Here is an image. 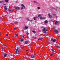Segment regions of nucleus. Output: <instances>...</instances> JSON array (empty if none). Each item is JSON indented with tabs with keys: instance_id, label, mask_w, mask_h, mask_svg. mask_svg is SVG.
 <instances>
[{
	"instance_id": "obj_13",
	"label": "nucleus",
	"mask_w": 60,
	"mask_h": 60,
	"mask_svg": "<svg viewBox=\"0 0 60 60\" xmlns=\"http://www.w3.org/2000/svg\"><path fill=\"white\" fill-rule=\"evenodd\" d=\"M46 30V28H44L42 30V31H45Z\"/></svg>"
},
{
	"instance_id": "obj_56",
	"label": "nucleus",
	"mask_w": 60,
	"mask_h": 60,
	"mask_svg": "<svg viewBox=\"0 0 60 60\" xmlns=\"http://www.w3.org/2000/svg\"><path fill=\"white\" fill-rule=\"evenodd\" d=\"M42 28H43V27H44V26H42Z\"/></svg>"
},
{
	"instance_id": "obj_58",
	"label": "nucleus",
	"mask_w": 60,
	"mask_h": 60,
	"mask_svg": "<svg viewBox=\"0 0 60 60\" xmlns=\"http://www.w3.org/2000/svg\"><path fill=\"white\" fill-rule=\"evenodd\" d=\"M13 59L14 60H15V59L14 58H13Z\"/></svg>"
},
{
	"instance_id": "obj_51",
	"label": "nucleus",
	"mask_w": 60,
	"mask_h": 60,
	"mask_svg": "<svg viewBox=\"0 0 60 60\" xmlns=\"http://www.w3.org/2000/svg\"><path fill=\"white\" fill-rule=\"evenodd\" d=\"M12 54H11H11H10V55H11H11H12Z\"/></svg>"
},
{
	"instance_id": "obj_16",
	"label": "nucleus",
	"mask_w": 60,
	"mask_h": 60,
	"mask_svg": "<svg viewBox=\"0 0 60 60\" xmlns=\"http://www.w3.org/2000/svg\"><path fill=\"white\" fill-rule=\"evenodd\" d=\"M55 23L56 25V24L58 23V22L57 21H56L55 22Z\"/></svg>"
},
{
	"instance_id": "obj_52",
	"label": "nucleus",
	"mask_w": 60,
	"mask_h": 60,
	"mask_svg": "<svg viewBox=\"0 0 60 60\" xmlns=\"http://www.w3.org/2000/svg\"><path fill=\"white\" fill-rule=\"evenodd\" d=\"M22 37L23 38H24V36H22Z\"/></svg>"
},
{
	"instance_id": "obj_39",
	"label": "nucleus",
	"mask_w": 60,
	"mask_h": 60,
	"mask_svg": "<svg viewBox=\"0 0 60 60\" xmlns=\"http://www.w3.org/2000/svg\"><path fill=\"white\" fill-rule=\"evenodd\" d=\"M4 45L5 47H7L6 45Z\"/></svg>"
},
{
	"instance_id": "obj_21",
	"label": "nucleus",
	"mask_w": 60,
	"mask_h": 60,
	"mask_svg": "<svg viewBox=\"0 0 60 60\" xmlns=\"http://www.w3.org/2000/svg\"><path fill=\"white\" fill-rule=\"evenodd\" d=\"M51 50H52V52H53V51H54V49H51Z\"/></svg>"
},
{
	"instance_id": "obj_12",
	"label": "nucleus",
	"mask_w": 60,
	"mask_h": 60,
	"mask_svg": "<svg viewBox=\"0 0 60 60\" xmlns=\"http://www.w3.org/2000/svg\"><path fill=\"white\" fill-rule=\"evenodd\" d=\"M42 39H43V38H39L38 39V41H40L41 40H42Z\"/></svg>"
},
{
	"instance_id": "obj_45",
	"label": "nucleus",
	"mask_w": 60,
	"mask_h": 60,
	"mask_svg": "<svg viewBox=\"0 0 60 60\" xmlns=\"http://www.w3.org/2000/svg\"><path fill=\"white\" fill-rule=\"evenodd\" d=\"M8 34H6V36H8Z\"/></svg>"
},
{
	"instance_id": "obj_4",
	"label": "nucleus",
	"mask_w": 60,
	"mask_h": 60,
	"mask_svg": "<svg viewBox=\"0 0 60 60\" xmlns=\"http://www.w3.org/2000/svg\"><path fill=\"white\" fill-rule=\"evenodd\" d=\"M8 56H7V54L6 53H5V54L4 55V57H8L9 56V55H8Z\"/></svg>"
},
{
	"instance_id": "obj_48",
	"label": "nucleus",
	"mask_w": 60,
	"mask_h": 60,
	"mask_svg": "<svg viewBox=\"0 0 60 60\" xmlns=\"http://www.w3.org/2000/svg\"><path fill=\"white\" fill-rule=\"evenodd\" d=\"M9 11H11V9H9Z\"/></svg>"
},
{
	"instance_id": "obj_32",
	"label": "nucleus",
	"mask_w": 60,
	"mask_h": 60,
	"mask_svg": "<svg viewBox=\"0 0 60 60\" xmlns=\"http://www.w3.org/2000/svg\"><path fill=\"white\" fill-rule=\"evenodd\" d=\"M51 8L53 10H54V9H55V8H53V7H52Z\"/></svg>"
},
{
	"instance_id": "obj_34",
	"label": "nucleus",
	"mask_w": 60,
	"mask_h": 60,
	"mask_svg": "<svg viewBox=\"0 0 60 60\" xmlns=\"http://www.w3.org/2000/svg\"><path fill=\"white\" fill-rule=\"evenodd\" d=\"M44 33L45 34H46V31H44Z\"/></svg>"
},
{
	"instance_id": "obj_62",
	"label": "nucleus",
	"mask_w": 60,
	"mask_h": 60,
	"mask_svg": "<svg viewBox=\"0 0 60 60\" xmlns=\"http://www.w3.org/2000/svg\"><path fill=\"white\" fill-rule=\"evenodd\" d=\"M28 53L27 54V55H28Z\"/></svg>"
},
{
	"instance_id": "obj_15",
	"label": "nucleus",
	"mask_w": 60,
	"mask_h": 60,
	"mask_svg": "<svg viewBox=\"0 0 60 60\" xmlns=\"http://www.w3.org/2000/svg\"><path fill=\"white\" fill-rule=\"evenodd\" d=\"M57 48L58 49H59L60 48V46L59 45H57Z\"/></svg>"
},
{
	"instance_id": "obj_1",
	"label": "nucleus",
	"mask_w": 60,
	"mask_h": 60,
	"mask_svg": "<svg viewBox=\"0 0 60 60\" xmlns=\"http://www.w3.org/2000/svg\"><path fill=\"white\" fill-rule=\"evenodd\" d=\"M15 10H19V7H14Z\"/></svg>"
},
{
	"instance_id": "obj_27",
	"label": "nucleus",
	"mask_w": 60,
	"mask_h": 60,
	"mask_svg": "<svg viewBox=\"0 0 60 60\" xmlns=\"http://www.w3.org/2000/svg\"><path fill=\"white\" fill-rule=\"evenodd\" d=\"M53 15L54 16V17H55V16H56V14H54Z\"/></svg>"
},
{
	"instance_id": "obj_64",
	"label": "nucleus",
	"mask_w": 60,
	"mask_h": 60,
	"mask_svg": "<svg viewBox=\"0 0 60 60\" xmlns=\"http://www.w3.org/2000/svg\"><path fill=\"white\" fill-rule=\"evenodd\" d=\"M17 22H16V23H17Z\"/></svg>"
},
{
	"instance_id": "obj_20",
	"label": "nucleus",
	"mask_w": 60,
	"mask_h": 60,
	"mask_svg": "<svg viewBox=\"0 0 60 60\" xmlns=\"http://www.w3.org/2000/svg\"><path fill=\"white\" fill-rule=\"evenodd\" d=\"M37 9H41V8H40V7H38Z\"/></svg>"
},
{
	"instance_id": "obj_23",
	"label": "nucleus",
	"mask_w": 60,
	"mask_h": 60,
	"mask_svg": "<svg viewBox=\"0 0 60 60\" xmlns=\"http://www.w3.org/2000/svg\"><path fill=\"white\" fill-rule=\"evenodd\" d=\"M4 9H5V11H7V8H4Z\"/></svg>"
},
{
	"instance_id": "obj_40",
	"label": "nucleus",
	"mask_w": 60,
	"mask_h": 60,
	"mask_svg": "<svg viewBox=\"0 0 60 60\" xmlns=\"http://www.w3.org/2000/svg\"><path fill=\"white\" fill-rule=\"evenodd\" d=\"M58 18V16H56V19H57V18Z\"/></svg>"
},
{
	"instance_id": "obj_22",
	"label": "nucleus",
	"mask_w": 60,
	"mask_h": 60,
	"mask_svg": "<svg viewBox=\"0 0 60 60\" xmlns=\"http://www.w3.org/2000/svg\"><path fill=\"white\" fill-rule=\"evenodd\" d=\"M25 28L26 29H27L28 28V27H27V26H25Z\"/></svg>"
},
{
	"instance_id": "obj_59",
	"label": "nucleus",
	"mask_w": 60,
	"mask_h": 60,
	"mask_svg": "<svg viewBox=\"0 0 60 60\" xmlns=\"http://www.w3.org/2000/svg\"><path fill=\"white\" fill-rule=\"evenodd\" d=\"M11 56H13V55H12H12H11Z\"/></svg>"
},
{
	"instance_id": "obj_55",
	"label": "nucleus",
	"mask_w": 60,
	"mask_h": 60,
	"mask_svg": "<svg viewBox=\"0 0 60 60\" xmlns=\"http://www.w3.org/2000/svg\"><path fill=\"white\" fill-rule=\"evenodd\" d=\"M2 51H4V49Z\"/></svg>"
},
{
	"instance_id": "obj_36",
	"label": "nucleus",
	"mask_w": 60,
	"mask_h": 60,
	"mask_svg": "<svg viewBox=\"0 0 60 60\" xmlns=\"http://www.w3.org/2000/svg\"><path fill=\"white\" fill-rule=\"evenodd\" d=\"M36 19L34 17V20H35V19Z\"/></svg>"
},
{
	"instance_id": "obj_9",
	"label": "nucleus",
	"mask_w": 60,
	"mask_h": 60,
	"mask_svg": "<svg viewBox=\"0 0 60 60\" xmlns=\"http://www.w3.org/2000/svg\"><path fill=\"white\" fill-rule=\"evenodd\" d=\"M21 6L22 7H24V9L25 8V6L23 4H22L21 5Z\"/></svg>"
},
{
	"instance_id": "obj_29",
	"label": "nucleus",
	"mask_w": 60,
	"mask_h": 60,
	"mask_svg": "<svg viewBox=\"0 0 60 60\" xmlns=\"http://www.w3.org/2000/svg\"><path fill=\"white\" fill-rule=\"evenodd\" d=\"M32 32H33V33H35L36 32H35V31H33Z\"/></svg>"
},
{
	"instance_id": "obj_10",
	"label": "nucleus",
	"mask_w": 60,
	"mask_h": 60,
	"mask_svg": "<svg viewBox=\"0 0 60 60\" xmlns=\"http://www.w3.org/2000/svg\"><path fill=\"white\" fill-rule=\"evenodd\" d=\"M28 43V41H26L25 42V44H27Z\"/></svg>"
},
{
	"instance_id": "obj_35",
	"label": "nucleus",
	"mask_w": 60,
	"mask_h": 60,
	"mask_svg": "<svg viewBox=\"0 0 60 60\" xmlns=\"http://www.w3.org/2000/svg\"><path fill=\"white\" fill-rule=\"evenodd\" d=\"M24 9V8H23V7H22L21 8V10L22 11V9Z\"/></svg>"
},
{
	"instance_id": "obj_14",
	"label": "nucleus",
	"mask_w": 60,
	"mask_h": 60,
	"mask_svg": "<svg viewBox=\"0 0 60 60\" xmlns=\"http://www.w3.org/2000/svg\"><path fill=\"white\" fill-rule=\"evenodd\" d=\"M8 1H9V0H5V2H6V3H8Z\"/></svg>"
},
{
	"instance_id": "obj_8",
	"label": "nucleus",
	"mask_w": 60,
	"mask_h": 60,
	"mask_svg": "<svg viewBox=\"0 0 60 60\" xmlns=\"http://www.w3.org/2000/svg\"><path fill=\"white\" fill-rule=\"evenodd\" d=\"M31 58H35V56L33 55H32L31 56Z\"/></svg>"
},
{
	"instance_id": "obj_49",
	"label": "nucleus",
	"mask_w": 60,
	"mask_h": 60,
	"mask_svg": "<svg viewBox=\"0 0 60 60\" xmlns=\"http://www.w3.org/2000/svg\"><path fill=\"white\" fill-rule=\"evenodd\" d=\"M14 29L15 30H16V28H14Z\"/></svg>"
},
{
	"instance_id": "obj_60",
	"label": "nucleus",
	"mask_w": 60,
	"mask_h": 60,
	"mask_svg": "<svg viewBox=\"0 0 60 60\" xmlns=\"http://www.w3.org/2000/svg\"><path fill=\"white\" fill-rule=\"evenodd\" d=\"M28 51V50H26V51Z\"/></svg>"
},
{
	"instance_id": "obj_19",
	"label": "nucleus",
	"mask_w": 60,
	"mask_h": 60,
	"mask_svg": "<svg viewBox=\"0 0 60 60\" xmlns=\"http://www.w3.org/2000/svg\"><path fill=\"white\" fill-rule=\"evenodd\" d=\"M53 38H51V41H53Z\"/></svg>"
},
{
	"instance_id": "obj_38",
	"label": "nucleus",
	"mask_w": 60,
	"mask_h": 60,
	"mask_svg": "<svg viewBox=\"0 0 60 60\" xmlns=\"http://www.w3.org/2000/svg\"><path fill=\"white\" fill-rule=\"evenodd\" d=\"M53 54H52L51 55V56H53Z\"/></svg>"
},
{
	"instance_id": "obj_63",
	"label": "nucleus",
	"mask_w": 60,
	"mask_h": 60,
	"mask_svg": "<svg viewBox=\"0 0 60 60\" xmlns=\"http://www.w3.org/2000/svg\"><path fill=\"white\" fill-rule=\"evenodd\" d=\"M59 37H60V36H59Z\"/></svg>"
},
{
	"instance_id": "obj_50",
	"label": "nucleus",
	"mask_w": 60,
	"mask_h": 60,
	"mask_svg": "<svg viewBox=\"0 0 60 60\" xmlns=\"http://www.w3.org/2000/svg\"><path fill=\"white\" fill-rule=\"evenodd\" d=\"M30 21H31H31H32V20H30Z\"/></svg>"
},
{
	"instance_id": "obj_44",
	"label": "nucleus",
	"mask_w": 60,
	"mask_h": 60,
	"mask_svg": "<svg viewBox=\"0 0 60 60\" xmlns=\"http://www.w3.org/2000/svg\"><path fill=\"white\" fill-rule=\"evenodd\" d=\"M58 58H59V59H60V56H58Z\"/></svg>"
},
{
	"instance_id": "obj_26",
	"label": "nucleus",
	"mask_w": 60,
	"mask_h": 60,
	"mask_svg": "<svg viewBox=\"0 0 60 60\" xmlns=\"http://www.w3.org/2000/svg\"><path fill=\"white\" fill-rule=\"evenodd\" d=\"M41 16V15H38V17H40V16Z\"/></svg>"
},
{
	"instance_id": "obj_53",
	"label": "nucleus",
	"mask_w": 60,
	"mask_h": 60,
	"mask_svg": "<svg viewBox=\"0 0 60 60\" xmlns=\"http://www.w3.org/2000/svg\"><path fill=\"white\" fill-rule=\"evenodd\" d=\"M51 21H53V20H51Z\"/></svg>"
},
{
	"instance_id": "obj_54",
	"label": "nucleus",
	"mask_w": 60,
	"mask_h": 60,
	"mask_svg": "<svg viewBox=\"0 0 60 60\" xmlns=\"http://www.w3.org/2000/svg\"><path fill=\"white\" fill-rule=\"evenodd\" d=\"M49 44H50V42H49Z\"/></svg>"
},
{
	"instance_id": "obj_46",
	"label": "nucleus",
	"mask_w": 60,
	"mask_h": 60,
	"mask_svg": "<svg viewBox=\"0 0 60 60\" xmlns=\"http://www.w3.org/2000/svg\"><path fill=\"white\" fill-rule=\"evenodd\" d=\"M7 7V6H5L4 7V8H6L5 7Z\"/></svg>"
},
{
	"instance_id": "obj_28",
	"label": "nucleus",
	"mask_w": 60,
	"mask_h": 60,
	"mask_svg": "<svg viewBox=\"0 0 60 60\" xmlns=\"http://www.w3.org/2000/svg\"><path fill=\"white\" fill-rule=\"evenodd\" d=\"M1 49H2V50H4V47H2L1 48Z\"/></svg>"
},
{
	"instance_id": "obj_3",
	"label": "nucleus",
	"mask_w": 60,
	"mask_h": 60,
	"mask_svg": "<svg viewBox=\"0 0 60 60\" xmlns=\"http://www.w3.org/2000/svg\"><path fill=\"white\" fill-rule=\"evenodd\" d=\"M19 48L18 47H17L16 49V50L15 51V53L16 54H17V52H18V50H19Z\"/></svg>"
},
{
	"instance_id": "obj_18",
	"label": "nucleus",
	"mask_w": 60,
	"mask_h": 60,
	"mask_svg": "<svg viewBox=\"0 0 60 60\" xmlns=\"http://www.w3.org/2000/svg\"><path fill=\"white\" fill-rule=\"evenodd\" d=\"M56 41V39H54L53 40V42H55V41Z\"/></svg>"
},
{
	"instance_id": "obj_43",
	"label": "nucleus",
	"mask_w": 60,
	"mask_h": 60,
	"mask_svg": "<svg viewBox=\"0 0 60 60\" xmlns=\"http://www.w3.org/2000/svg\"><path fill=\"white\" fill-rule=\"evenodd\" d=\"M48 29H47V30H45V31H46V32H47V31H48Z\"/></svg>"
},
{
	"instance_id": "obj_7",
	"label": "nucleus",
	"mask_w": 60,
	"mask_h": 60,
	"mask_svg": "<svg viewBox=\"0 0 60 60\" xmlns=\"http://www.w3.org/2000/svg\"><path fill=\"white\" fill-rule=\"evenodd\" d=\"M20 50L19 49L18 51V52H17V54L18 55H19L20 54Z\"/></svg>"
},
{
	"instance_id": "obj_6",
	"label": "nucleus",
	"mask_w": 60,
	"mask_h": 60,
	"mask_svg": "<svg viewBox=\"0 0 60 60\" xmlns=\"http://www.w3.org/2000/svg\"><path fill=\"white\" fill-rule=\"evenodd\" d=\"M48 15L49 18H50V19H51V18H52V16H51V15H50V13L48 14Z\"/></svg>"
},
{
	"instance_id": "obj_33",
	"label": "nucleus",
	"mask_w": 60,
	"mask_h": 60,
	"mask_svg": "<svg viewBox=\"0 0 60 60\" xmlns=\"http://www.w3.org/2000/svg\"><path fill=\"white\" fill-rule=\"evenodd\" d=\"M0 3H3V1L0 0Z\"/></svg>"
},
{
	"instance_id": "obj_41",
	"label": "nucleus",
	"mask_w": 60,
	"mask_h": 60,
	"mask_svg": "<svg viewBox=\"0 0 60 60\" xmlns=\"http://www.w3.org/2000/svg\"><path fill=\"white\" fill-rule=\"evenodd\" d=\"M35 18V19H37L38 18V17H34Z\"/></svg>"
},
{
	"instance_id": "obj_17",
	"label": "nucleus",
	"mask_w": 60,
	"mask_h": 60,
	"mask_svg": "<svg viewBox=\"0 0 60 60\" xmlns=\"http://www.w3.org/2000/svg\"><path fill=\"white\" fill-rule=\"evenodd\" d=\"M45 23H48V21L46 20L45 21Z\"/></svg>"
},
{
	"instance_id": "obj_2",
	"label": "nucleus",
	"mask_w": 60,
	"mask_h": 60,
	"mask_svg": "<svg viewBox=\"0 0 60 60\" xmlns=\"http://www.w3.org/2000/svg\"><path fill=\"white\" fill-rule=\"evenodd\" d=\"M32 2L34 3H35L36 4H38V3L37 1L35 0H33L32 1Z\"/></svg>"
},
{
	"instance_id": "obj_11",
	"label": "nucleus",
	"mask_w": 60,
	"mask_h": 60,
	"mask_svg": "<svg viewBox=\"0 0 60 60\" xmlns=\"http://www.w3.org/2000/svg\"><path fill=\"white\" fill-rule=\"evenodd\" d=\"M54 32L55 33H57L58 32V31L56 30H54Z\"/></svg>"
},
{
	"instance_id": "obj_24",
	"label": "nucleus",
	"mask_w": 60,
	"mask_h": 60,
	"mask_svg": "<svg viewBox=\"0 0 60 60\" xmlns=\"http://www.w3.org/2000/svg\"><path fill=\"white\" fill-rule=\"evenodd\" d=\"M18 36H19V34H17L16 35V37H18Z\"/></svg>"
},
{
	"instance_id": "obj_37",
	"label": "nucleus",
	"mask_w": 60,
	"mask_h": 60,
	"mask_svg": "<svg viewBox=\"0 0 60 60\" xmlns=\"http://www.w3.org/2000/svg\"><path fill=\"white\" fill-rule=\"evenodd\" d=\"M27 20H28V21H29L30 20L28 18H27Z\"/></svg>"
},
{
	"instance_id": "obj_30",
	"label": "nucleus",
	"mask_w": 60,
	"mask_h": 60,
	"mask_svg": "<svg viewBox=\"0 0 60 60\" xmlns=\"http://www.w3.org/2000/svg\"><path fill=\"white\" fill-rule=\"evenodd\" d=\"M26 34L27 35H28V34H29V33L28 32H27L26 33Z\"/></svg>"
},
{
	"instance_id": "obj_61",
	"label": "nucleus",
	"mask_w": 60,
	"mask_h": 60,
	"mask_svg": "<svg viewBox=\"0 0 60 60\" xmlns=\"http://www.w3.org/2000/svg\"><path fill=\"white\" fill-rule=\"evenodd\" d=\"M18 44L16 45V46H18Z\"/></svg>"
},
{
	"instance_id": "obj_57",
	"label": "nucleus",
	"mask_w": 60,
	"mask_h": 60,
	"mask_svg": "<svg viewBox=\"0 0 60 60\" xmlns=\"http://www.w3.org/2000/svg\"><path fill=\"white\" fill-rule=\"evenodd\" d=\"M57 9L56 10V11H57Z\"/></svg>"
},
{
	"instance_id": "obj_42",
	"label": "nucleus",
	"mask_w": 60,
	"mask_h": 60,
	"mask_svg": "<svg viewBox=\"0 0 60 60\" xmlns=\"http://www.w3.org/2000/svg\"><path fill=\"white\" fill-rule=\"evenodd\" d=\"M15 3H18V1H16Z\"/></svg>"
},
{
	"instance_id": "obj_31",
	"label": "nucleus",
	"mask_w": 60,
	"mask_h": 60,
	"mask_svg": "<svg viewBox=\"0 0 60 60\" xmlns=\"http://www.w3.org/2000/svg\"><path fill=\"white\" fill-rule=\"evenodd\" d=\"M24 41V39H21V41Z\"/></svg>"
},
{
	"instance_id": "obj_47",
	"label": "nucleus",
	"mask_w": 60,
	"mask_h": 60,
	"mask_svg": "<svg viewBox=\"0 0 60 60\" xmlns=\"http://www.w3.org/2000/svg\"><path fill=\"white\" fill-rule=\"evenodd\" d=\"M4 5H6V4H4Z\"/></svg>"
},
{
	"instance_id": "obj_25",
	"label": "nucleus",
	"mask_w": 60,
	"mask_h": 60,
	"mask_svg": "<svg viewBox=\"0 0 60 60\" xmlns=\"http://www.w3.org/2000/svg\"><path fill=\"white\" fill-rule=\"evenodd\" d=\"M53 29H54V30H55V29H56V27H55V26L53 27Z\"/></svg>"
},
{
	"instance_id": "obj_5",
	"label": "nucleus",
	"mask_w": 60,
	"mask_h": 60,
	"mask_svg": "<svg viewBox=\"0 0 60 60\" xmlns=\"http://www.w3.org/2000/svg\"><path fill=\"white\" fill-rule=\"evenodd\" d=\"M40 19H46V18L45 17H43L42 16H40Z\"/></svg>"
}]
</instances>
